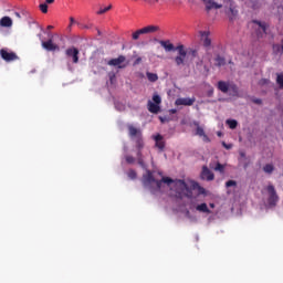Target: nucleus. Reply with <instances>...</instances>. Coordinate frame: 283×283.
<instances>
[{"label": "nucleus", "mask_w": 283, "mask_h": 283, "mask_svg": "<svg viewBox=\"0 0 283 283\" xmlns=\"http://www.w3.org/2000/svg\"><path fill=\"white\" fill-rule=\"evenodd\" d=\"M143 186L145 189H149L151 193L154 191H160L163 189V184L171 187L174 185V191L176 192L177 198H193V192L191 189H198L199 193H205V188L200 186V184L196 181H191V188L187 186V182L182 179H171L170 177H163L161 179H156L154 172L151 170H147L145 175H143L142 179Z\"/></svg>", "instance_id": "1"}, {"label": "nucleus", "mask_w": 283, "mask_h": 283, "mask_svg": "<svg viewBox=\"0 0 283 283\" xmlns=\"http://www.w3.org/2000/svg\"><path fill=\"white\" fill-rule=\"evenodd\" d=\"M127 129L128 136L135 140V145H137V147H145V142L143 140V130H140V128H136L132 124L127 126Z\"/></svg>", "instance_id": "2"}, {"label": "nucleus", "mask_w": 283, "mask_h": 283, "mask_svg": "<svg viewBox=\"0 0 283 283\" xmlns=\"http://www.w3.org/2000/svg\"><path fill=\"white\" fill-rule=\"evenodd\" d=\"M160 103H163V98L160 97V95H158V93H155L153 95V102L148 101V112H150V114H159Z\"/></svg>", "instance_id": "3"}, {"label": "nucleus", "mask_w": 283, "mask_h": 283, "mask_svg": "<svg viewBox=\"0 0 283 283\" xmlns=\"http://www.w3.org/2000/svg\"><path fill=\"white\" fill-rule=\"evenodd\" d=\"M266 191H268V205L270 207H275V205H277V202L280 201V197L277 196V191L275 190V186L273 185H269L266 187Z\"/></svg>", "instance_id": "4"}, {"label": "nucleus", "mask_w": 283, "mask_h": 283, "mask_svg": "<svg viewBox=\"0 0 283 283\" xmlns=\"http://www.w3.org/2000/svg\"><path fill=\"white\" fill-rule=\"evenodd\" d=\"M125 61H127V57H125V55H119L116 59H111L107 62V65H111L112 67H117V70H125V67H127V64H124Z\"/></svg>", "instance_id": "5"}, {"label": "nucleus", "mask_w": 283, "mask_h": 283, "mask_svg": "<svg viewBox=\"0 0 283 283\" xmlns=\"http://www.w3.org/2000/svg\"><path fill=\"white\" fill-rule=\"evenodd\" d=\"M179 55L175 57V63L178 67L185 65V59H187V52L185 51V45L180 44L176 48Z\"/></svg>", "instance_id": "6"}, {"label": "nucleus", "mask_w": 283, "mask_h": 283, "mask_svg": "<svg viewBox=\"0 0 283 283\" xmlns=\"http://www.w3.org/2000/svg\"><path fill=\"white\" fill-rule=\"evenodd\" d=\"M41 45L46 52H59V50H61L59 44L54 43V40H52V38H50L48 41H42Z\"/></svg>", "instance_id": "7"}, {"label": "nucleus", "mask_w": 283, "mask_h": 283, "mask_svg": "<svg viewBox=\"0 0 283 283\" xmlns=\"http://www.w3.org/2000/svg\"><path fill=\"white\" fill-rule=\"evenodd\" d=\"M0 56L3 59V61H7V63H10L11 61H17L19 56L14 52H8L6 49L0 50Z\"/></svg>", "instance_id": "8"}, {"label": "nucleus", "mask_w": 283, "mask_h": 283, "mask_svg": "<svg viewBox=\"0 0 283 283\" xmlns=\"http://www.w3.org/2000/svg\"><path fill=\"white\" fill-rule=\"evenodd\" d=\"M196 103V97H179L175 101V105H185L186 107H191Z\"/></svg>", "instance_id": "9"}, {"label": "nucleus", "mask_w": 283, "mask_h": 283, "mask_svg": "<svg viewBox=\"0 0 283 283\" xmlns=\"http://www.w3.org/2000/svg\"><path fill=\"white\" fill-rule=\"evenodd\" d=\"M193 125L197 127L196 136L202 137L203 143H211V139L209 138V136H207V134H205V128H202L198 122H195Z\"/></svg>", "instance_id": "10"}, {"label": "nucleus", "mask_w": 283, "mask_h": 283, "mask_svg": "<svg viewBox=\"0 0 283 283\" xmlns=\"http://www.w3.org/2000/svg\"><path fill=\"white\" fill-rule=\"evenodd\" d=\"M65 54H66V56H69L70 59L73 60V63H78V54H80L78 49H76L74 46L69 48V49H66Z\"/></svg>", "instance_id": "11"}, {"label": "nucleus", "mask_w": 283, "mask_h": 283, "mask_svg": "<svg viewBox=\"0 0 283 283\" xmlns=\"http://www.w3.org/2000/svg\"><path fill=\"white\" fill-rule=\"evenodd\" d=\"M214 178H216V175H213V174L211 172V170L209 169V167L203 166V167H202V170H201V179H202V180L211 181V180H214Z\"/></svg>", "instance_id": "12"}, {"label": "nucleus", "mask_w": 283, "mask_h": 283, "mask_svg": "<svg viewBox=\"0 0 283 283\" xmlns=\"http://www.w3.org/2000/svg\"><path fill=\"white\" fill-rule=\"evenodd\" d=\"M210 34L211 33L209 31H201L200 32V36H201V40L203 42L205 48H211V38H209Z\"/></svg>", "instance_id": "13"}, {"label": "nucleus", "mask_w": 283, "mask_h": 283, "mask_svg": "<svg viewBox=\"0 0 283 283\" xmlns=\"http://www.w3.org/2000/svg\"><path fill=\"white\" fill-rule=\"evenodd\" d=\"M159 45H161V48H164V50L166 52H174L176 50V48L174 46V44L169 40L159 41Z\"/></svg>", "instance_id": "14"}, {"label": "nucleus", "mask_w": 283, "mask_h": 283, "mask_svg": "<svg viewBox=\"0 0 283 283\" xmlns=\"http://www.w3.org/2000/svg\"><path fill=\"white\" fill-rule=\"evenodd\" d=\"M136 149H137V163L138 165H140L143 168H145V159L143 157V149L145 147H138V144L135 145Z\"/></svg>", "instance_id": "15"}, {"label": "nucleus", "mask_w": 283, "mask_h": 283, "mask_svg": "<svg viewBox=\"0 0 283 283\" xmlns=\"http://www.w3.org/2000/svg\"><path fill=\"white\" fill-rule=\"evenodd\" d=\"M160 30V27L158 25H147L142 28L143 34H154Z\"/></svg>", "instance_id": "16"}, {"label": "nucleus", "mask_w": 283, "mask_h": 283, "mask_svg": "<svg viewBox=\"0 0 283 283\" xmlns=\"http://www.w3.org/2000/svg\"><path fill=\"white\" fill-rule=\"evenodd\" d=\"M155 147H157L159 151L165 150V140H163V135L155 136Z\"/></svg>", "instance_id": "17"}, {"label": "nucleus", "mask_w": 283, "mask_h": 283, "mask_svg": "<svg viewBox=\"0 0 283 283\" xmlns=\"http://www.w3.org/2000/svg\"><path fill=\"white\" fill-rule=\"evenodd\" d=\"M217 87H218L219 92L227 94L229 92L230 84H229V82L219 81L217 84Z\"/></svg>", "instance_id": "18"}, {"label": "nucleus", "mask_w": 283, "mask_h": 283, "mask_svg": "<svg viewBox=\"0 0 283 283\" xmlns=\"http://www.w3.org/2000/svg\"><path fill=\"white\" fill-rule=\"evenodd\" d=\"M0 25L2 28H12V19L10 17L1 18Z\"/></svg>", "instance_id": "19"}, {"label": "nucleus", "mask_w": 283, "mask_h": 283, "mask_svg": "<svg viewBox=\"0 0 283 283\" xmlns=\"http://www.w3.org/2000/svg\"><path fill=\"white\" fill-rule=\"evenodd\" d=\"M213 8L216 10H220V8H222V4H218L217 2L209 0L206 4V10H213Z\"/></svg>", "instance_id": "20"}, {"label": "nucleus", "mask_w": 283, "mask_h": 283, "mask_svg": "<svg viewBox=\"0 0 283 283\" xmlns=\"http://www.w3.org/2000/svg\"><path fill=\"white\" fill-rule=\"evenodd\" d=\"M214 61H216V66L217 67H222V66L227 65V60L221 55H217Z\"/></svg>", "instance_id": "21"}, {"label": "nucleus", "mask_w": 283, "mask_h": 283, "mask_svg": "<svg viewBox=\"0 0 283 283\" xmlns=\"http://www.w3.org/2000/svg\"><path fill=\"white\" fill-rule=\"evenodd\" d=\"M197 211H200L201 213H211V210H209V207L207 203H200L196 207Z\"/></svg>", "instance_id": "22"}, {"label": "nucleus", "mask_w": 283, "mask_h": 283, "mask_svg": "<svg viewBox=\"0 0 283 283\" xmlns=\"http://www.w3.org/2000/svg\"><path fill=\"white\" fill-rule=\"evenodd\" d=\"M228 17H229L230 21H233L235 19V17H238L237 9L233 7H230L228 10Z\"/></svg>", "instance_id": "23"}, {"label": "nucleus", "mask_w": 283, "mask_h": 283, "mask_svg": "<svg viewBox=\"0 0 283 283\" xmlns=\"http://www.w3.org/2000/svg\"><path fill=\"white\" fill-rule=\"evenodd\" d=\"M210 169H213L214 171H219L220 174H224V165L217 163V165L213 167V164H210Z\"/></svg>", "instance_id": "24"}, {"label": "nucleus", "mask_w": 283, "mask_h": 283, "mask_svg": "<svg viewBox=\"0 0 283 283\" xmlns=\"http://www.w3.org/2000/svg\"><path fill=\"white\" fill-rule=\"evenodd\" d=\"M253 23H255L256 25H259V28H261L262 32L264 34H266V28H269V25L266 24V22H262L259 20H254Z\"/></svg>", "instance_id": "25"}, {"label": "nucleus", "mask_w": 283, "mask_h": 283, "mask_svg": "<svg viewBox=\"0 0 283 283\" xmlns=\"http://www.w3.org/2000/svg\"><path fill=\"white\" fill-rule=\"evenodd\" d=\"M146 76L150 83H156V81H158V74L156 73L147 72Z\"/></svg>", "instance_id": "26"}, {"label": "nucleus", "mask_w": 283, "mask_h": 283, "mask_svg": "<svg viewBox=\"0 0 283 283\" xmlns=\"http://www.w3.org/2000/svg\"><path fill=\"white\" fill-rule=\"evenodd\" d=\"M263 171L265 174H273V171H275V166H273V164H266L264 167H263Z\"/></svg>", "instance_id": "27"}, {"label": "nucleus", "mask_w": 283, "mask_h": 283, "mask_svg": "<svg viewBox=\"0 0 283 283\" xmlns=\"http://www.w3.org/2000/svg\"><path fill=\"white\" fill-rule=\"evenodd\" d=\"M127 176L130 180H136V178H138V174L134 169H129Z\"/></svg>", "instance_id": "28"}, {"label": "nucleus", "mask_w": 283, "mask_h": 283, "mask_svg": "<svg viewBox=\"0 0 283 283\" xmlns=\"http://www.w3.org/2000/svg\"><path fill=\"white\" fill-rule=\"evenodd\" d=\"M276 83H277L280 90H283V73H280L276 75Z\"/></svg>", "instance_id": "29"}, {"label": "nucleus", "mask_w": 283, "mask_h": 283, "mask_svg": "<svg viewBox=\"0 0 283 283\" xmlns=\"http://www.w3.org/2000/svg\"><path fill=\"white\" fill-rule=\"evenodd\" d=\"M227 125H229L230 129H235L238 127V120L235 119H228Z\"/></svg>", "instance_id": "30"}, {"label": "nucleus", "mask_w": 283, "mask_h": 283, "mask_svg": "<svg viewBox=\"0 0 283 283\" xmlns=\"http://www.w3.org/2000/svg\"><path fill=\"white\" fill-rule=\"evenodd\" d=\"M140 34H144L143 29H139V30L135 31L133 33V41H138V39H140Z\"/></svg>", "instance_id": "31"}, {"label": "nucleus", "mask_w": 283, "mask_h": 283, "mask_svg": "<svg viewBox=\"0 0 283 283\" xmlns=\"http://www.w3.org/2000/svg\"><path fill=\"white\" fill-rule=\"evenodd\" d=\"M39 9L41 10V12H42L43 14H48V3H41V4L39 6Z\"/></svg>", "instance_id": "32"}, {"label": "nucleus", "mask_w": 283, "mask_h": 283, "mask_svg": "<svg viewBox=\"0 0 283 283\" xmlns=\"http://www.w3.org/2000/svg\"><path fill=\"white\" fill-rule=\"evenodd\" d=\"M126 163L128 165H134V163H136V158H134V156H132V155H127L126 156Z\"/></svg>", "instance_id": "33"}, {"label": "nucleus", "mask_w": 283, "mask_h": 283, "mask_svg": "<svg viewBox=\"0 0 283 283\" xmlns=\"http://www.w3.org/2000/svg\"><path fill=\"white\" fill-rule=\"evenodd\" d=\"M109 10H112V4H109L108 7H106L104 9H99L97 11V14H105V12H109Z\"/></svg>", "instance_id": "34"}, {"label": "nucleus", "mask_w": 283, "mask_h": 283, "mask_svg": "<svg viewBox=\"0 0 283 283\" xmlns=\"http://www.w3.org/2000/svg\"><path fill=\"white\" fill-rule=\"evenodd\" d=\"M235 185H238V182H235V180H228L227 182H226V187H235Z\"/></svg>", "instance_id": "35"}, {"label": "nucleus", "mask_w": 283, "mask_h": 283, "mask_svg": "<svg viewBox=\"0 0 283 283\" xmlns=\"http://www.w3.org/2000/svg\"><path fill=\"white\" fill-rule=\"evenodd\" d=\"M189 54L192 56V59H196V56H198V50L191 49V50L189 51Z\"/></svg>", "instance_id": "36"}, {"label": "nucleus", "mask_w": 283, "mask_h": 283, "mask_svg": "<svg viewBox=\"0 0 283 283\" xmlns=\"http://www.w3.org/2000/svg\"><path fill=\"white\" fill-rule=\"evenodd\" d=\"M222 147H224V149H232L233 148V144H226L224 142L221 143Z\"/></svg>", "instance_id": "37"}, {"label": "nucleus", "mask_w": 283, "mask_h": 283, "mask_svg": "<svg viewBox=\"0 0 283 283\" xmlns=\"http://www.w3.org/2000/svg\"><path fill=\"white\" fill-rule=\"evenodd\" d=\"M252 103H254L255 105H262V99L260 98H253Z\"/></svg>", "instance_id": "38"}, {"label": "nucleus", "mask_w": 283, "mask_h": 283, "mask_svg": "<svg viewBox=\"0 0 283 283\" xmlns=\"http://www.w3.org/2000/svg\"><path fill=\"white\" fill-rule=\"evenodd\" d=\"M229 90H232V92H235V93H238V85H235V84H230V88Z\"/></svg>", "instance_id": "39"}, {"label": "nucleus", "mask_w": 283, "mask_h": 283, "mask_svg": "<svg viewBox=\"0 0 283 283\" xmlns=\"http://www.w3.org/2000/svg\"><path fill=\"white\" fill-rule=\"evenodd\" d=\"M74 23H76V20H74V18L71 17L69 28H72V25H74Z\"/></svg>", "instance_id": "40"}, {"label": "nucleus", "mask_w": 283, "mask_h": 283, "mask_svg": "<svg viewBox=\"0 0 283 283\" xmlns=\"http://www.w3.org/2000/svg\"><path fill=\"white\" fill-rule=\"evenodd\" d=\"M177 109L176 108H171V109H169V114H177Z\"/></svg>", "instance_id": "41"}, {"label": "nucleus", "mask_w": 283, "mask_h": 283, "mask_svg": "<svg viewBox=\"0 0 283 283\" xmlns=\"http://www.w3.org/2000/svg\"><path fill=\"white\" fill-rule=\"evenodd\" d=\"M55 0H45V3H48L49 6H52V3H54Z\"/></svg>", "instance_id": "42"}, {"label": "nucleus", "mask_w": 283, "mask_h": 283, "mask_svg": "<svg viewBox=\"0 0 283 283\" xmlns=\"http://www.w3.org/2000/svg\"><path fill=\"white\" fill-rule=\"evenodd\" d=\"M48 30H54L53 25H48Z\"/></svg>", "instance_id": "43"}, {"label": "nucleus", "mask_w": 283, "mask_h": 283, "mask_svg": "<svg viewBox=\"0 0 283 283\" xmlns=\"http://www.w3.org/2000/svg\"><path fill=\"white\" fill-rule=\"evenodd\" d=\"M161 123H165L167 119L164 117H159Z\"/></svg>", "instance_id": "44"}, {"label": "nucleus", "mask_w": 283, "mask_h": 283, "mask_svg": "<svg viewBox=\"0 0 283 283\" xmlns=\"http://www.w3.org/2000/svg\"><path fill=\"white\" fill-rule=\"evenodd\" d=\"M115 76H116V75L111 76V81H114Z\"/></svg>", "instance_id": "45"}, {"label": "nucleus", "mask_w": 283, "mask_h": 283, "mask_svg": "<svg viewBox=\"0 0 283 283\" xmlns=\"http://www.w3.org/2000/svg\"><path fill=\"white\" fill-rule=\"evenodd\" d=\"M241 157L244 158V153H241Z\"/></svg>", "instance_id": "46"}, {"label": "nucleus", "mask_w": 283, "mask_h": 283, "mask_svg": "<svg viewBox=\"0 0 283 283\" xmlns=\"http://www.w3.org/2000/svg\"><path fill=\"white\" fill-rule=\"evenodd\" d=\"M210 207L213 209V207H214L213 203H210Z\"/></svg>", "instance_id": "47"}, {"label": "nucleus", "mask_w": 283, "mask_h": 283, "mask_svg": "<svg viewBox=\"0 0 283 283\" xmlns=\"http://www.w3.org/2000/svg\"><path fill=\"white\" fill-rule=\"evenodd\" d=\"M218 136H222V133H218Z\"/></svg>", "instance_id": "48"}, {"label": "nucleus", "mask_w": 283, "mask_h": 283, "mask_svg": "<svg viewBox=\"0 0 283 283\" xmlns=\"http://www.w3.org/2000/svg\"><path fill=\"white\" fill-rule=\"evenodd\" d=\"M229 63L231 64V63H233V62L230 61Z\"/></svg>", "instance_id": "49"}]
</instances>
